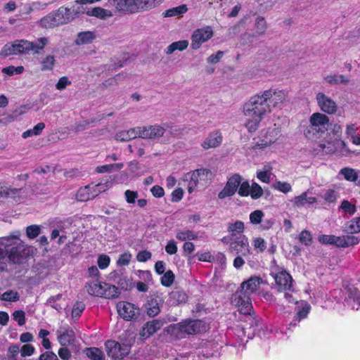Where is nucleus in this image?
I'll return each instance as SVG.
<instances>
[{
	"label": "nucleus",
	"instance_id": "1",
	"mask_svg": "<svg viewBox=\"0 0 360 360\" xmlns=\"http://www.w3.org/2000/svg\"><path fill=\"white\" fill-rule=\"evenodd\" d=\"M20 232L0 238V260L8 259L15 264H20L26 255L25 245L20 238Z\"/></svg>",
	"mask_w": 360,
	"mask_h": 360
},
{
	"label": "nucleus",
	"instance_id": "2",
	"mask_svg": "<svg viewBox=\"0 0 360 360\" xmlns=\"http://www.w3.org/2000/svg\"><path fill=\"white\" fill-rule=\"evenodd\" d=\"M243 112L246 117L257 116L263 118L264 116L271 112L267 104L266 98L263 93L252 96L243 106Z\"/></svg>",
	"mask_w": 360,
	"mask_h": 360
},
{
	"label": "nucleus",
	"instance_id": "3",
	"mask_svg": "<svg viewBox=\"0 0 360 360\" xmlns=\"http://www.w3.org/2000/svg\"><path fill=\"white\" fill-rule=\"evenodd\" d=\"M202 322L199 320H189L172 324L168 333L178 339L184 338L187 335L196 334L201 331Z\"/></svg>",
	"mask_w": 360,
	"mask_h": 360
},
{
	"label": "nucleus",
	"instance_id": "4",
	"mask_svg": "<svg viewBox=\"0 0 360 360\" xmlns=\"http://www.w3.org/2000/svg\"><path fill=\"white\" fill-rule=\"evenodd\" d=\"M213 177V174L208 169H198L188 172L185 175V180L188 181V191L191 193L194 188L201 184L202 186L210 183Z\"/></svg>",
	"mask_w": 360,
	"mask_h": 360
},
{
	"label": "nucleus",
	"instance_id": "5",
	"mask_svg": "<svg viewBox=\"0 0 360 360\" xmlns=\"http://www.w3.org/2000/svg\"><path fill=\"white\" fill-rule=\"evenodd\" d=\"M309 127L304 131V135L309 137L311 131L314 133L323 134L328 129L329 118L324 114L320 112L313 113L309 119Z\"/></svg>",
	"mask_w": 360,
	"mask_h": 360
},
{
	"label": "nucleus",
	"instance_id": "6",
	"mask_svg": "<svg viewBox=\"0 0 360 360\" xmlns=\"http://www.w3.org/2000/svg\"><path fill=\"white\" fill-rule=\"evenodd\" d=\"M105 347L108 356L114 360L122 359L129 353L131 349L129 344H120L115 340L106 341Z\"/></svg>",
	"mask_w": 360,
	"mask_h": 360
},
{
	"label": "nucleus",
	"instance_id": "7",
	"mask_svg": "<svg viewBox=\"0 0 360 360\" xmlns=\"http://www.w3.org/2000/svg\"><path fill=\"white\" fill-rule=\"evenodd\" d=\"M250 295L245 292V290L238 289L231 297V304L238 307L240 313L250 314L252 310Z\"/></svg>",
	"mask_w": 360,
	"mask_h": 360
},
{
	"label": "nucleus",
	"instance_id": "8",
	"mask_svg": "<svg viewBox=\"0 0 360 360\" xmlns=\"http://www.w3.org/2000/svg\"><path fill=\"white\" fill-rule=\"evenodd\" d=\"M265 98H266L267 104L270 111L272 108L281 107V105L288 101V92L284 90H278L269 89L263 92Z\"/></svg>",
	"mask_w": 360,
	"mask_h": 360
},
{
	"label": "nucleus",
	"instance_id": "9",
	"mask_svg": "<svg viewBox=\"0 0 360 360\" xmlns=\"http://www.w3.org/2000/svg\"><path fill=\"white\" fill-rule=\"evenodd\" d=\"M119 315L125 321H135L140 315V309L128 302H120L117 304Z\"/></svg>",
	"mask_w": 360,
	"mask_h": 360
},
{
	"label": "nucleus",
	"instance_id": "10",
	"mask_svg": "<svg viewBox=\"0 0 360 360\" xmlns=\"http://www.w3.org/2000/svg\"><path fill=\"white\" fill-rule=\"evenodd\" d=\"M27 40H16L13 44H6L0 51V56L6 58L11 55L27 53L29 49Z\"/></svg>",
	"mask_w": 360,
	"mask_h": 360
},
{
	"label": "nucleus",
	"instance_id": "11",
	"mask_svg": "<svg viewBox=\"0 0 360 360\" xmlns=\"http://www.w3.org/2000/svg\"><path fill=\"white\" fill-rule=\"evenodd\" d=\"M167 127V124H154L140 127L141 138L153 140L158 139L163 136Z\"/></svg>",
	"mask_w": 360,
	"mask_h": 360
},
{
	"label": "nucleus",
	"instance_id": "12",
	"mask_svg": "<svg viewBox=\"0 0 360 360\" xmlns=\"http://www.w3.org/2000/svg\"><path fill=\"white\" fill-rule=\"evenodd\" d=\"M230 252L247 257L250 253L248 238L244 235H240L234 241L231 242Z\"/></svg>",
	"mask_w": 360,
	"mask_h": 360
},
{
	"label": "nucleus",
	"instance_id": "13",
	"mask_svg": "<svg viewBox=\"0 0 360 360\" xmlns=\"http://www.w3.org/2000/svg\"><path fill=\"white\" fill-rule=\"evenodd\" d=\"M212 35L213 32L210 27L197 29L191 36V48L198 49L201 44L211 39Z\"/></svg>",
	"mask_w": 360,
	"mask_h": 360
},
{
	"label": "nucleus",
	"instance_id": "14",
	"mask_svg": "<svg viewBox=\"0 0 360 360\" xmlns=\"http://www.w3.org/2000/svg\"><path fill=\"white\" fill-rule=\"evenodd\" d=\"M242 177L238 174L231 176L227 181L224 188L218 194L219 199H224L226 197L232 196L239 187Z\"/></svg>",
	"mask_w": 360,
	"mask_h": 360
},
{
	"label": "nucleus",
	"instance_id": "15",
	"mask_svg": "<svg viewBox=\"0 0 360 360\" xmlns=\"http://www.w3.org/2000/svg\"><path fill=\"white\" fill-rule=\"evenodd\" d=\"M345 302L352 309H358L360 307V292L353 285H347L345 288Z\"/></svg>",
	"mask_w": 360,
	"mask_h": 360
},
{
	"label": "nucleus",
	"instance_id": "16",
	"mask_svg": "<svg viewBox=\"0 0 360 360\" xmlns=\"http://www.w3.org/2000/svg\"><path fill=\"white\" fill-rule=\"evenodd\" d=\"M279 291L290 290L292 287V278L286 271H282L277 274H271Z\"/></svg>",
	"mask_w": 360,
	"mask_h": 360
},
{
	"label": "nucleus",
	"instance_id": "17",
	"mask_svg": "<svg viewBox=\"0 0 360 360\" xmlns=\"http://www.w3.org/2000/svg\"><path fill=\"white\" fill-rule=\"evenodd\" d=\"M162 300L156 295H150L147 297L144 304L145 309L149 316H155L160 312V305Z\"/></svg>",
	"mask_w": 360,
	"mask_h": 360
},
{
	"label": "nucleus",
	"instance_id": "18",
	"mask_svg": "<svg viewBox=\"0 0 360 360\" xmlns=\"http://www.w3.org/2000/svg\"><path fill=\"white\" fill-rule=\"evenodd\" d=\"M316 100L321 110L328 114H333L337 110L336 103L323 93H318Z\"/></svg>",
	"mask_w": 360,
	"mask_h": 360
},
{
	"label": "nucleus",
	"instance_id": "19",
	"mask_svg": "<svg viewBox=\"0 0 360 360\" xmlns=\"http://www.w3.org/2000/svg\"><path fill=\"white\" fill-rule=\"evenodd\" d=\"M267 29V25L265 19L263 17L259 16L255 20V34L250 33H245L242 38L249 41L250 42L253 41V39L256 37V36H262L265 34L266 30Z\"/></svg>",
	"mask_w": 360,
	"mask_h": 360
},
{
	"label": "nucleus",
	"instance_id": "20",
	"mask_svg": "<svg viewBox=\"0 0 360 360\" xmlns=\"http://www.w3.org/2000/svg\"><path fill=\"white\" fill-rule=\"evenodd\" d=\"M222 135L221 132L216 130L210 132L205 140L202 142L201 146L205 149L207 150L210 148H214L219 147L222 142Z\"/></svg>",
	"mask_w": 360,
	"mask_h": 360
},
{
	"label": "nucleus",
	"instance_id": "21",
	"mask_svg": "<svg viewBox=\"0 0 360 360\" xmlns=\"http://www.w3.org/2000/svg\"><path fill=\"white\" fill-rule=\"evenodd\" d=\"M162 326V323L160 320L154 319L153 321H148L140 331V336L143 340H146L160 330Z\"/></svg>",
	"mask_w": 360,
	"mask_h": 360
},
{
	"label": "nucleus",
	"instance_id": "22",
	"mask_svg": "<svg viewBox=\"0 0 360 360\" xmlns=\"http://www.w3.org/2000/svg\"><path fill=\"white\" fill-rule=\"evenodd\" d=\"M136 137L141 138V129L140 127L131 128L128 130H123L117 132L115 139L120 141H129Z\"/></svg>",
	"mask_w": 360,
	"mask_h": 360
},
{
	"label": "nucleus",
	"instance_id": "23",
	"mask_svg": "<svg viewBox=\"0 0 360 360\" xmlns=\"http://www.w3.org/2000/svg\"><path fill=\"white\" fill-rule=\"evenodd\" d=\"M164 0H134V13L148 11L159 6Z\"/></svg>",
	"mask_w": 360,
	"mask_h": 360
},
{
	"label": "nucleus",
	"instance_id": "24",
	"mask_svg": "<svg viewBox=\"0 0 360 360\" xmlns=\"http://www.w3.org/2000/svg\"><path fill=\"white\" fill-rule=\"evenodd\" d=\"M188 300L186 293L179 289L175 288L169 294L168 302L172 306H177L185 303Z\"/></svg>",
	"mask_w": 360,
	"mask_h": 360
},
{
	"label": "nucleus",
	"instance_id": "25",
	"mask_svg": "<svg viewBox=\"0 0 360 360\" xmlns=\"http://www.w3.org/2000/svg\"><path fill=\"white\" fill-rule=\"evenodd\" d=\"M262 283V278L257 276L251 277L248 281L243 282L240 288L245 290V292L247 294L251 295L252 293L257 291L258 287Z\"/></svg>",
	"mask_w": 360,
	"mask_h": 360
},
{
	"label": "nucleus",
	"instance_id": "26",
	"mask_svg": "<svg viewBox=\"0 0 360 360\" xmlns=\"http://www.w3.org/2000/svg\"><path fill=\"white\" fill-rule=\"evenodd\" d=\"M56 12V16L58 18L60 25L67 24L75 18L70 8L63 6L60 7Z\"/></svg>",
	"mask_w": 360,
	"mask_h": 360
},
{
	"label": "nucleus",
	"instance_id": "27",
	"mask_svg": "<svg viewBox=\"0 0 360 360\" xmlns=\"http://www.w3.org/2000/svg\"><path fill=\"white\" fill-rule=\"evenodd\" d=\"M95 32L91 31L80 32L77 34L75 43L78 45L89 44L96 39Z\"/></svg>",
	"mask_w": 360,
	"mask_h": 360
},
{
	"label": "nucleus",
	"instance_id": "28",
	"mask_svg": "<svg viewBox=\"0 0 360 360\" xmlns=\"http://www.w3.org/2000/svg\"><path fill=\"white\" fill-rule=\"evenodd\" d=\"M87 292L94 296L103 297V283H98L96 281L89 282L85 285Z\"/></svg>",
	"mask_w": 360,
	"mask_h": 360
},
{
	"label": "nucleus",
	"instance_id": "29",
	"mask_svg": "<svg viewBox=\"0 0 360 360\" xmlns=\"http://www.w3.org/2000/svg\"><path fill=\"white\" fill-rule=\"evenodd\" d=\"M86 15L89 16H94L101 20H106L107 18L112 16V13L110 11L104 9L101 7H95L88 9L86 11Z\"/></svg>",
	"mask_w": 360,
	"mask_h": 360
},
{
	"label": "nucleus",
	"instance_id": "30",
	"mask_svg": "<svg viewBox=\"0 0 360 360\" xmlns=\"http://www.w3.org/2000/svg\"><path fill=\"white\" fill-rule=\"evenodd\" d=\"M134 0H113V4L119 11L134 13Z\"/></svg>",
	"mask_w": 360,
	"mask_h": 360
},
{
	"label": "nucleus",
	"instance_id": "31",
	"mask_svg": "<svg viewBox=\"0 0 360 360\" xmlns=\"http://www.w3.org/2000/svg\"><path fill=\"white\" fill-rule=\"evenodd\" d=\"M58 18L56 16V12H53L42 18L40 20V25L45 28H51L53 27H56L58 25H61L60 22H58Z\"/></svg>",
	"mask_w": 360,
	"mask_h": 360
},
{
	"label": "nucleus",
	"instance_id": "32",
	"mask_svg": "<svg viewBox=\"0 0 360 360\" xmlns=\"http://www.w3.org/2000/svg\"><path fill=\"white\" fill-rule=\"evenodd\" d=\"M58 339L62 346L72 344L75 340V333L72 330H65L63 332L58 331Z\"/></svg>",
	"mask_w": 360,
	"mask_h": 360
},
{
	"label": "nucleus",
	"instance_id": "33",
	"mask_svg": "<svg viewBox=\"0 0 360 360\" xmlns=\"http://www.w3.org/2000/svg\"><path fill=\"white\" fill-rule=\"evenodd\" d=\"M121 291L119 288L114 285H110L106 283H103V297L107 299H113L118 297L120 295Z\"/></svg>",
	"mask_w": 360,
	"mask_h": 360
},
{
	"label": "nucleus",
	"instance_id": "34",
	"mask_svg": "<svg viewBox=\"0 0 360 360\" xmlns=\"http://www.w3.org/2000/svg\"><path fill=\"white\" fill-rule=\"evenodd\" d=\"M91 188V186L88 185L84 188L79 189L76 195L77 200L85 202L91 200L94 198L96 196H97V193L94 194L93 193V192L90 191Z\"/></svg>",
	"mask_w": 360,
	"mask_h": 360
},
{
	"label": "nucleus",
	"instance_id": "35",
	"mask_svg": "<svg viewBox=\"0 0 360 360\" xmlns=\"http://www.w3.org/2000/svg\"><path fill=\"white\" fill-rule=\"evenodd\" d=\"M317 201L316 198L314 197H308L307 192H304L301 195L295 197L294 198V205L296 207H302L306 204L311 205L315 203Z\"/></svg>",
	"mask_w": 360,
	"mask_h": 360
},
{
	"label": "nucleus",
	"instance_id": "36",
	"mask_svg": "<svg viewBox=\"0 0 360 360\" xmlns=\"http://www.w3.org/2000/svg\"><path fill=\"white\" fill-rule=\"evenodd\" d=\"M187 11H188L187 6L185 4H183V5L166 10L165 12L162 13V15L164 18L175 17V16L179 17V16H181L183 14L186 13Z\"/></svg>",
	"mask_w": 360,
	"mask_h": 360
},
{
	"label": "nucleus",
	"instance_id": "37",
	"mask_svg": "<svg viewBox=\"0 0 360 360\" xmlns=\"http://www.w3.org/2000/svg\"><path fill=\"white\" fill-rule=\"evenodd\" d=\"M47 42L48 39L46 37L39 38L34 41H28L29 45L27 46L29 49L27 52L33 51L35 53H39L44 48Z\"/></svg>",
	"mask_w": 360,
	"mask_h": 360
},
{
	"label": "nucleus",
	"instance_id": "38",
	"mask_svg": "<svg viewBox=\"0 0 360 360\" xmlns=\"http://www.w3.org/2000/svg\"><path fill=\"white\" fill-rule=\"evenodd\" d=\"M188 46V41L187 40H181L178 41H174L169 44L167 49L165 50V53L167 55H170L175 51H182L187 49Z\"/></svg>",
	"mask_w": 360,
	"mask_h": 360
},
{
	"label": "nucleus",
	"instance_id": "39",
	"mask_svg": "<svg viewBox=\"0 0 360 360\" xmlns=\"http://www.w3.org/2000/svg\"><path fill=\"white\" fill-rule=\"evenodd\" d=\"M325 80L330 85L345 84L347 85L349 80L342 75H328L325 77Z\"/></svg>",
	"mask_w": 360,
	"mask_h": 360
},
{
	"label": "nucleus",
	"instance_id": "40",
	"mask_svg": "<svg viewBox=\"0 0 360 360\" xmlns=\"http://www.w3.org/2000/svg\"><path fill=\"white\" fill-rule=\"evenodd\" d=\"M56 64L55 56L53 55H48L42 58L40 61L41 71H51L53 69Z\"/></svg>",
	"mask_w": 360,
	"mask_h": 360
},
{
	"label": "nucleus",
	"instance_id": "41",
	"mask_svg": "<svg viewBox=\"0 0 360 360\" xmlns=\"http://www.w3.org/2000/svg\"><path fill=\"white\" fill-rule=\"evenodd\" d=\"M244 223L241 221H236L234 223H229L227 226V231L232 236L240 234L244 231Z\"/></svg>",
	"mask_w": 360,
	"mask_h": 360
},
{
	"label": "nucleus",
	"instance_id": "42",
	"mask_svg": "<svg viewBox=\"0 0 360 360\" xmlns=\"http://www.w3.org/2000/svg\"><path fill=\"white\" fill-rule=\"evenodd\" d=\"M124 167L122 163H115L110 165H105L98 166L96 168V172L98 173H110L115 170H120Z\"/></svg>",
	"mask_w": 360,
	"mask_h": 360
},
{
	"label": "nucleus",
	"instance_id": "43",
	"mask_svg": "<svg viewBox=\"0 0 360 360\" xmlns=\"http://www.w3.org/2000/svg\"><path fill=\"white\" fill-rule=\"evenodd\" d=\"M340 174L349 181H356L359 179V172L352 168L345 167L340 171Z\"/></svg>",
	"mask_w": 360,
	"mask_h": 360
},
{
	"label": "nucleus",
	"instance_id": "44",
	"mask_svg": "<svg viewBox=\"0 0 360 360\" xmlns=\"http://www.w3.org/2000/svg\"><path fill=\"white\" fill-rule=\"evenodd\" d=\"M86 355L91 360H105L103 352L96 347L87 348L86 350Z\"/></svg>",
	"mask_w": 360,
	"mask_h": 360
},
{
	"label": "nucleus",
	"instance_id": "45",
	"mask_svg": "<svg viewBox=\"0 0 360 360\" xmlns=\"http://www.w3.org/2000/svg\"><path fill=\"white\" fill-rule=\"evenodd\" d=\"M248 117V120L245 123V127L250 132H254L257 129L259 124L263 118L257 116Z\"/></svg>",
	"mask_w": 360,
	"mask_h": 360
},
{
	"label": "nucleus",
	"instance_id": "46",
	"mask_svg": "<svg viewBox=\"0 0 360 360\" xmlns=\"http://www.w3.org/2000/svg\"><path fill=\"white\" fill-rule=\"evenodd\" d=\"M175 275L172 270H167L160 278L161 284L165 287H170L174 281Z\"/></svg>",
	"mask_w": 360,
	"mask_h": 360
},
{
	"label": "nucleus",
	"instance_id": "47",
	"mask_svg": "<svg viewBox=\"0 0 360 360\" xmlns=\"http://www.w3.org/2000/svg\"><path fill=\"white\" fill-rule=\"evenodd\" d=\"M198 238V235L192 231L186 230L181 232L177 233L176 238L184 241L186 240H195Z\"/></svg>",
	"mask_w": 360,
	"mask_h": 360
},
{
	"label": "nucleus",
	"instance_id": "48",
	"mask_svg": "<svg viewBox=\"0 0 360 360\" xmlns=\"http://www.w3.org/2000/svg\"><path fill=\"white\" fill-rule=\"evenodd\" d=\"M71 11L72 12L73 15L75 18L79 17L81 14L84 13H86L87 8L86 6L84 4H80L77 2V0L75 1V5L72 7Z\"/></svg>",
	"mask_w": 360,
	"mask_h": 360
},
{
	"label": "nucleus",
	"instance_id": "49",
	"mask_svg": "<svg viewBox=\"0 0 360 360\" xmlns=\"http://www.w3.org/2000/svg\"><path fill=\"white\" fill-rule=\"evenodd\" d=\"M24 71V68L22 66L15 67L13 65H10L6 68H2L1 72L4 74H6L8 76H13L14 75H20Z\"/></svg>",
	"mask_w": 360,
	"mask_h": 360
},
{
	"label": "nucleus",
	"instance_id": "50",
	"mask_svg": "<svg viewBox=\"0 0 360 360\" xmlns=\"http://www.w3.org/2000/svg\"><path fill=\"white\" fill-rule=\"evenodd\" d=\"M41 233V227L39 225H30L26 228V235L30 239L37 238Z\"/></svg>",
	"mask_w": 360,
	"mask_h": 360
},
{
	"label": "nucleus",
	"instance_id": "51",
	"mask_svg": "<svg viewBox=\"0 0 360 360\" xmlns=\"http://www.w3.org/2000/svg\"><path fill=\"white\" fill-rule=\"evenodd\" d=\"M85 309V304L82 302L77 301L74 304L72 310V317L74 319H77Z\"/></svg>",
	"mask_w": 360,
	"mask_h": 360
},
{
	"label": "nucleus",
	"instance_id": "52",
	"mask_svg": "<svg viewBox=\"0 0 360 360\" xmlns=\"http://www.w3.org/2000/svg\"><path fill=\"white\" fill-rule=\"evenodd\" d=\"M263 189L257 183H252L250 186V195L252 199H258L263 195Z\"/></svg>",
	"mask_w": 360,
	"mask_h": 360
},
{
	"label": "nucleus",
	"instance_id": "53",
	"mask_svg": "<svg viewBox=\"0 0 360 360\" xmlns=\"http://www.w3.org/2000/svg\"><path fill=\"white\" fill-rule=\"evenodd\" d=\"M120 290H127L132 287V283L126 276H119V279L116 281Z\"/></svg>",
	"mask_w": 360,
	"mask_h": 360
},
{
	"label": "nucleus",
	"instance_id": "54",
	"mask_svg": "<svg viewBox=\"0 0 360 360\" xmlns=\"http://www.w3.org/2000/svg\"><path fill=\"white\" fill-rule=\"evenodd\" d=\"M272 188L278 190L279 191L287 193L292 189L291 185L288 182L276 181L272 184Z\"/></svg>",
	"mask_w": 360,
	"mask_h": 360
},
{
	"label": "nucleus",
	"instance_id": "55",
	"mask_svg": "<svg viewBox=\"0 0 360 360\" xmlns=\"http://www.w3.org/2000/svg\"><path fill=\"white\" fill-rule=\"evenodd\" d=\"M346 229L349 233L360 232V217L352 219Z\"/></svg>",
	"mask_w": 360,
	"mask_h": 360
},
{
	"label": "nucleus",
	"instance_id": "56",
	"mask_svg": "<svg viewBox=\"0 0 360 360\" xmlns=\"http://www.w3.org/2000/svg\"><path fill=\"white\" fill-rule=\"evenodd\" d=\"M131 257H132V255L130 252H124L123 254L120 255V257L117 261V264L120 266H127L129 264V262L131 259Z\"/></svg>",
	"mask_w": 360,
	"mask_h": 360
},
{
	"label": "nucleus",
	"instance_id": "57",
	"mask_svg": "<svg viewBox=\"0 0 360 360\" xmlns=\"http://www.w3.org/2000/svg\"><path fill=\"white\" fill-rule=\"evenodd\" d=\"M22 193V188H8L7 195L8 198H11L18 202L20 200Z\"/></svg>",
	"mask_w": 360,
	"mask_h": 360
},
{
	"label": "nucleus",
	"instance_id": "58",
	"mask_svg": "<svg viewBox=\"0 0 360 360\" xmlns=\"http://www.w3.org/2000/svg\"><path fill=\"white\" fill-rule=\"evenodd\" d=\"M112 185V183L109 181H106L105 183L97 184L94 186L93 192L98 195V193L105 192L106 190L109 189Z\"/></svg>",
	"mask_w": 360,
	"mask_h": 360
},
{
	"label": "nucleus",
	"instance_id": "59",
	"mask_svg": "<svg viewBox=\"0 0 360 360\" xmlns=\"http://www.w3.org/2000/svg\"><path fill=\"white\" fill-rule=\"evenodd\" d=\"M1 300L8 302H16L19 300V295L17 292L9 290L1 295Z\"/></svg>",
	"mask_w": 360,
	"mask_h": 360
},
{
	"label": "nucleus",
	"instance_id": "60",
	"mask_svg": "<svg viewBox=\"0 0 360 360\" xmlns=\"http://www.w3.org/2000/svg\"><path fill=\"white\" fill-rule=\"evenodd\" d=\"M264 213L261 210H255L250 214V220L252 224H258L262 221Z\"/></svg>",
	"mask_w": 360,
	"mask_h": 360
},
{
	"label": "nucleus",
	"instance_id": "61",
	"mask_svg": "<svg viewBox=\"0 0 360 360\" xmlns=\"http://www.w3.org/2000/svg\"><path fill=\"white\" fill-rule=\"evenodd\" d=\"M139 193L137 191L127 190L124 192V198L127 203L133 204L136 202L138 198Z\"/></svg>",
	"mask_w": 360,
	"mask_h": 360
},
{
	"label": "nucleus",
	"instance_id": "62",
	"mask_svg": "<svg viewBox=\"0 0 360 360\" xmlns=\"http://www.w3.org/2000/svg\"><path fill=\"white\" fill-rule=\"evenodd\" d=\"M238 193L240 196H248L250 195V186L248 181L240 182Z\"/></svg>",
	"mask_w": 360,
	"mask_h": 360
},
{
	"label": "nucleus",
	"instance_id": "63",
	"mask_svg": "<svg viewBox=\"0 0 360 360\" xmlns=\"http://www.w3.org/2000/svg\"><path fill=\"white\" fill-rule=\"evenodd\" d=\"M13 318L20 326H23L25 323V314L22 310L15 311L13 314Z\"/></svg>",
	"mask_w": 360,
	"mask_h": 360
},
{
	"label": "nucleus",
	"instance_id": "64",
	"mask_svg": "<svg viewBox=\"0 0 360 360\" xmlns=\"http://www.w3.org/2000/svg\"><path fill=\"white\" fill-rule=\"evenodd\" d=\"M341 208L344 212L349 213V214H354L356 211V206L348 200H343L341 204Z\"/></svg>",
	"mask_w": 360,
	"mask_h": 360
}]
</instances>
